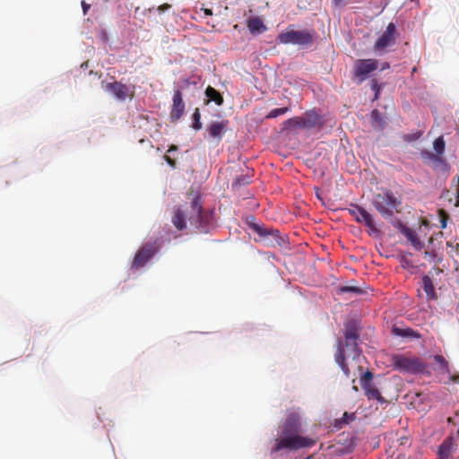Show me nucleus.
Masks as SVG:
<instances>
[{"instance_id": "aec40b11", "label": "nucleus", "mask_w": 459, "mask_h": 459, "mask_svg": "<svg viewBox=\"0 0 459 459\" xmlns=\"http://www.w3.org/2000/svg\"><path fill=\"white\" fill-rule=\"evenodd\" d=\"M365 390V394L369 400H377L380 403H384L385 399L381 395L380 392L374 384H369L366 387H362Z\"/></svg>"}, {"instance_id": "1a4fd4ad", "label": "nucleus", "mask_w": 459, "mask_h": 459, "mask_svg": "<svg viewBox=\"0 0 459 459\" xmlns=\"http://www.w3.org/2000/svg\"><path fill=\"white\" fill-rule=\"evenodd\" d=\"M395 33L396 27L394 23L390 22L385 30L382 33V35L378 38L374 45L375 51L383 52L388 47H392L395 44Z\"/></svg>"}, {"instance_id": "e433bc0d", "label": "nucleus", "mask_w": 459, "mask_h": 459, "mask_svg": "<svg viewBox=\"0 0 459 459\" xmlns=\"http://www.w3.org/2000/svg\"><path fill=\"white\" fill-rule=\"evenodd\" d=\"M371 89L375 91V98H377L381 87H380V85L377 83V82L376 80H373L371 82Z\"/></svg>"}, {"instance_id": "8fccbe9b", "label": "nucleus", "mask_w": 459, "mask_h": 459, "mask_svg": "<svg viewBox=\"0 0 459 459\" xmlns=\"http://www.w3.org/2000/svg\"><path fill=\"white\" fill-rule=\"evenodd\" d=\"M352 388H353L354 391H358V387L356 385H353Z\"/></svg>"}, {"instance_id": "5701e85b", "label": "nucleus", "mask_w": 459, "mask_h": 459, "mask_svg": "<svg viewBox=\"0 0 459 459\" xmlns=\"http://www.w3.org/2000/svg\"><path fill=\"white\" fill-rule=\"evenodd\" d=\"M435 362L438 366V370L442 374L450 375V368L447 360L442 355H435L433 357Z\"/></svg>"}, {"instance_id": "393cba45", "label": "nucleus", "mask_w": 459, "mask_h": 459, "mask_svg": "<svg viewBox=\"0 0 459 459\" xmlns=\"http://www.w3.org/2000/svg\"><path fill=\"white\" fill-rule=\"evenodd\" d=\"M359 339V333L354 323H349L346 325L345 341L348 342Z\"/></svg>"}, {"instance_id": "79ce46f5", "label": "nucleus", "mask_w": 459, "mask_h": 459, "mask_svg": "<svg viewBox=\"0 0 459 459\" xmlns=\"http://www.w3.org/2000/svg\"><path fill=\"white\" fill-rule=\"evenodd\" d=\"M424 256L425 258L434 259L437 256V255L433 251H425Z\"/></svg>"}, {"instance_id": "a19ab883", "label": "nucleus", "mask_w": 459, "mask_h": 459, "mask_svg": "<svg viewBox=\"0 0 459 459\" xmlns=\"http://www.w3.org/2000/svg\"><path fill=\"white\" fill-rule=\"evenodd\" d=\"M342 291L345 292H356L359 293L360 291L359 288L358 287H344L342 289Z\"/></svg>"}, {"instance_id": "a18cd8bd", "label": "nucleus", "mask_w": 459, "mask_h": 459, "mask_svg": "<svg viewBox=\"0 0 459 459\" xmlns=\"http://www.w3.org/2000/svg\"><path fill=\"white\" fill-rule=\"evenodd\" d=\"M202 10L204 11L205 15H209V16L212 15V9L203 8Z\"/></svg>"}, {"instance_id": "09e8293b", "label": "nucleus", "mask_w": 459, "mask_h": 459, "mask_svg": "<svg viewBox=\"0 0 459 459\" xmlns=\"http://www.w3.org/2000/svg\"><path fill=\"white\" fill-rule=\"evenodd\" d=\"M344 0H333V3L335 5H342L343 4Z\"/></svg>"}, {"instance_id": "3c124183", "label": "nucleus", "mask_w": 459, "mask_h": 459, "mask_svg": "<svg viewBox=\"0 0 459 459\" xmlns=\"http://www.w3.org/2000/svg\"><path fill=\"white\" fill-rule=\"evenodd\" d=\"M84 65L87 66L88 65V62H85L84 64H82V67L84 66Z\"/></svg>"}, {"instance_id": "2f4dec72", "label": "nucleus", "mask_w": 459, "mask_h": 459, "mask_svg": "<svg viewBox=\"0 0 459 459\" xmlns=\"http://www.w3.org/2000/svg\"><path fill=\"white\" fill-rule=\"evenodd\" d=\"M193 119H194L193 128L195 130H200L202 128V123L200 121L201 114H200V111L198 108H195V110L193 114Z\"/></svg>"}, {"instance_id": "39448f33", "label": "nucleus", "mask_w": 459, "mask_h": 459, "mask_svg": "<svg viewBox=\"0 0 459 459\" xmlns=\"http://www.w3.org/2000/svg\"><path fill=\"white\" fill-rule=\"evenodd\" d=\"M281 44H292L301 47H310L314 43V36L308 30H295L294 25H289L287 29L277 36Z\"/></svg>"}, {"instance_id": "473e14b6", "label": "nucleus", "mask_w": 459, "mask_h": 459, "mask_svg": "<svg viewBox=\"0 0 459 459\" xmlns=\"http://www.w3.org/2000/svg\"><path fill=\"white\" fill-rule=\"evenodd\" d=\"M452 186L455 187V206L459 207V176L452 178Z\"/></svg>"}, {"instance_id": "a878e982", "label": "nucleus", "mask_w": 459, "mask_h": 459, "mask_svg": "<svg viewBox=\"0 0 459 459\" xmlns=\"http://www.w3.org/2000/svg\"><path fill=\"white\" fill-rule=\"evenodd\" d=\"M372 124L375 128L383 129L385 126V121L381 113L377 109L371 112Z\"/></svg>"}, {"instance_id": "6e6552de", "label": "nucleus", "mask_w": 459, "mask_h": 459, "mask_svg": "<svg viewBox=\"0 0 459 459\" xmlns=\"http://www.w3.org/2000/svg\"><path fill=\"white\" fill-rule=\"evenodd\" d=\"M348 212L357 222L364 223L374 233H379L372 215L366 209L358 204H351Z\"/></svg>"}, {"instance_id": "f3484780", "label": "nucleus", "mask_w": 459, "mask_h": 459, "mask_svg": "<svg viewBox=\"0 0 459 459\" xmlns=\"http://www.w3.org/2000/svg\"><path fill=\"white\" fill-rule=\"evenodd\" d=\"M392 333L395 336H400L403 338H414V339H420L421 337V334L414 331L413 329L407 327V328H400L397 326H394L392 328Z\"/></svg>"}, {"instance_id": "c756f323", "label": "nucleus", "mask_w": 459, "mask_h": 459, "mask_svg": "<svg viewBox=\"0 0 459 459\" xmlns=\"http://www.w3.org/2000/svg\"><path fill=\"white\" fill-rule=\"evenodd\" d=\"M446 248L449 249L447 253L451 257H454L455 255L459 256V243L447 241Z\"/></svg>"}, {"instance_id": "f704fd0d", "label": "nucleus", "mask_w": 459, "mask_h": 459, "mask_svg": "<svg viewBox=\"0 0 459 459\" xmlns=\"http://www.w3.org/2000/svg\"><path fill=\"white\" fill-rule=\"evenodd\" d=\"M250 227H251V229H253L254 231H255L256 233H258L261 236H267V235H269L268 230H265V229H263L258 224L253 223V224L250 225Z\"/></svg>"}, {"instance_id": "412c9836", "label": "nucleus", "mask_w": 459, "mask_h": 459, "mask_svg": "<svg viewBox=\"0 0 459 459\" xmlns=\"http://www.w3.org/2000/svg\"><path fill=\"white\" fill-rule=\"evenodd\" d=\"M253 171H248L246 174H242L240 176L236 177L234 181L232 182V188L238 189L243 186L249 185L251 183V178H253Z\"/></svg>"}, {"instance_id": "7ed1b4c3", "label": "nucleus", "mask_w": 459, "mask_h": 459, "mask_svg": "<svg viewBox=\"0 0 459 459\" xmlns=\"http://www.w3.org/2000/svg\"><path fill=\"white\" fill-rule=\"evenodd\" d=\"M390 362L394 370L411 375L429 374L428 365L411 353L392 354Z\"/></svg>"}, {"instance_id": "58836bf2", "label": "nucleus", "mask_w": 459, "mask_h": 459, "mask_svg": "<svg viewBox=\"0 0 459 459\" xmlns=\"http://www.w3.org/2000/svg\"><path fill=\"white\" fill-rule=\"evenodd\" d=\"M164 160H166V162L173 169L176 168V160L172 158H170L169 156L168 155H165L164 156Z\"/></svg>"}, {"instance_id": "bb28decb", "label": "nucleus", "mask_w": 459, "mask_h": 459, "mask_svg": "<svg viewBox=\"0 0 459 459\" xmlns=\"http://www.w3.org/2000/svg\"><path fill=\"white\" fill-rule=\"evenodd\" d=\"M358 340H354V342H348L345 341V347L347 349V352L349 356H352L353 359H356L360 355V351L358 348Z\"/></svg>"}, {"instance_id": "7c9ffc66", "label": "nucleus", "mask_w": 459, "mask_h": 459, "mask_svg": "<svg viewBox=\"0 0 459 459\" xmlns=\"http://www.w3.org/2000/svg\"><path fill=\"white\" fill-rule=\"evenodd\" d=\"M289 111V108H274V109H272L269 114L266 116V118H274V117H277L278 116H281V115H284L285 113H287Z\"/></svg>"}, {"instance_id": "0eeeda50", "label": "nucleus", "mask_w": 459, "mask_h": 459, "mask_svg": "<svg viewBox=\"0 0 459 459\" xmlns=\"http://www.w3.org/2000/svg\"><path fill=\"white\" fill-rule=\"evenodd\" d=\"M378 67L377 59H358L354 63L353 75L358 79L359 82H364L369 74L376 71Z\"/></svg>"}, {"instance_id": "4be33fe9", "label": "nucleus", "mask_w": 459, "mask_h": 459, "mask_svg": "<svg viewBox=\"0 0 459 459\" xmlns=\"http://www.w3.org/2000/svg\"><path fill=\"white\" fill-rule=\"evenodd\" d=\"M205 95L208 98L209 101H213L218 106H221L223 103V97L221 96V94L212 86H208L206 88Z\"/></svg>"}, {"instance_id": "b1692460", "label": "nucleus", "mask_w": 459, "mask_h": 459, "mask_svg": "<svg viewBox=\"0 0 459 459\" xmlns=\"http://www.w3.org/2000/svg\"><path fill=\"white\" fill-rule=\"evenodd\" d=\"M421 158L426 161H431L435 164L437 163H445V160L443 157L438 156L436 153H433L427 150H422L420 152Z\"/></svg>"}, {"instance_id": "ddd939ff", "label": "nucleus", "mask_w": 459, "mask_h": 459, "mask_svg": "<svg viewBox=\"0 0 459 459\" xmlns=\"http://www.w3.org/2000/svg\"><path fill=\"white\" fill-rule=\"evenodd\" d=\"M398 229L416 250H421L424 247V243L420 241L413 230L408 228L406 225L400 221L398 222Z\"/></svg>"}, {"instance_id": "c03bdc74", "label": "nucleus", "mask_w": 459, "mask_h": 459, "mask_svg": "<svg viewBox=\"0 0 459 459\" xmlns=\"http://www.w3.org/2000/svg\"><path fill=\"white\" fill-rule=\"evenodd\" d=\"M82 7L83 13L86 14L88 10L91 8V5L87 4L85 1H82Z\"/></svg>"}, {"instance_id": "20e7f679", "label": "nucleus", "mask_w": 459, "mask_h": 459, "mask_svg": "<svg viewBox=\"0 0 459 459\" xmlns=\"http://www.w3.org/2000/svg\"><path fill=\"white\" fill-rule=\"evenodd\" d=\"M401 204V198L388 189L374 195L372 199L374 208L386 219L392 218L395 212H399Z\"/></svg>"}, {"instance_id": "6ab92c4d", "label": "nucleus", "mask_w": 459, "mask_h": 459, "mask_svg": "<svg viewBox=\"0 0 459 459\" xmlns=\"http://www.w3.org/2000/svg\"><path fill=\"white\" fill-rule=\"evenodd\" d=\"M422 289L428 299H437V296L431 278L428 275L422 277Z\"/></svg>"}, {"instance_id": "4468645a", "label": "nucleus", "mask_w": 459, "mask_h": 459, "mask_svg": "<svg viewBox=\"0 0 459 459\" xmlns=\"http://www.w3.org/2000/svg\"><path fill=\"white\" fill-rule=\"evenodd\" d=\"M185 111V104L180 91H176L173 95V105L170 111L172 120H178Z\"/></svg>"}, {"instance_id": "72a5a7b5", "label": "nucleus", "mask_w": 459, "mask_h": 459, "mask_svg": "<svg viewBox=\"0 0 459 459\" xmlns=\"http://www.w3.org/2000/svg\"><path fill=\"white\" fill-rule=\"evenodd\" d=\"M373 374L370 371H366L360 378V384L362 387H366V385L372 384Z\"/></svg>"}, {"instance_id": "cd10ccee", "label": "nucleus", "mask_w": 459, "mask_h": 459, "mask_svg": "<svg viewBox=\"0 0 459 459\" xmlns=\"http://www.w3.org/2000/svg\"><path fill=\"white\" fill-rule=\"evenodd\" d=\"M302 122H304L302 116L294 117H291V118H289L288 120H286L284 122V126H285V127H290V128H294V129H296V128L303 129Z\"/></svg>"}, {"instance_id": "dca6fc26", "label": "nucleus", "mask_w": 459, "mask_h": 459, "mask_svg": "<svg viewBox=\"0 0 459 459\" xmlns=\"http://www.w3.org/2000/svg\"><path fill=\"white\" fill-rule=\"evenodd\" d=\"M227 126V122H213L207 130L211 137L221 140Z\"/></svg>"}, {"instance_id": "c9c22d12", "label": "nucleus", "mask_w": 459, "mask_h": 459, "mask_svg": "<svg viewBox=\"0 0 459 459\" xmlns=\"http://www.w3.org/2000/svg\"><path fill=\"white\" fill-rule=\"evenodd\" d=\"M421 135H422V133L419 131V132H416L413 134H405L403 136V139L407 142H413V141L420 139L421 137Z\"/></svg>"}, {"instance_id": "9d476101", "label": "nucleus", "mask_w": 459, "mask_h": 459, "mask_svg": "<svg viewBox=\"0 0 459 459\" xmlns=\"http://www.w3.org/2000/svg\"><path fill=\"white\" fill-rule=\"evenodd\" d=\"M459 446V435L446 437L440 445L438 455L440 459H454L453 455L456 452Z\"/></svg>"}, {"instance_id": "2eb2a0df", "label": "nucleus", "mask_w": 459, "mask_h": 459, "mask_svg": "<svg viewBox=\"0 0 459 459\" xmlns=\"http://www.w3.org/2000/svg\"><path fill=\"white\" fill-rule=\"evenodd\" d=\"M247 27L251 34H260L267 30V27L259 16L251 17L247 21Z\"/></svg>"}, {"instance_id": "f03ea898", "label": "nucleus", "mask_w": 459, "mask_h": 459, "mask_svg": "<svg viewBox=\"0 0 459 459\" xmlns=\"http://www.w3.org/2000/svg\"><path fill=\"white\" fill-rule=\"evenodd\" d=\"M195 226L199 233H206L209 230L211 215L204 212L197 194L192 195L190 205L184 208L178 207L171 219V221L178 230L186 229V220Z\"/></svg>"}, {"instance_id": "ea45409f", "label": "nucleus", "mask_w": 459, "mask_h": 459, "mask_svg": "<svg viewBox=\"0 0 459 459\" xmlns=\"http://www.w3.org/2000/svg\"><path fill=\"white\" fill-rule=\"evenodd\" d=\"M449 381L453 383H459V373L452 374L450 372V375H447Z\"/></svg>"}, {"instance_id": "423d86ee", "label": "nucleus", "mask_w": 459, "mask_h": 459, "mask_svg": "<svg viewBox=\"0 0 459 459\" xmlns=\"http://www.w3.org/2000/svg\"><path fill=\"white\" fill-rule=\"evenodd\" d=\"M158 239L153 243L149 242L144 244L135 254L132 266L134 268H140L144 266L147 262L155 255L160 249Z\"/></svg>"}, {"instance_id": "f257e3e1", "label": "nucleus", "mask_w": 459, "mask_h": 459, "mask_svg": "<svg viewBox=\"0 0 459 459\" xmlns=\"http://www.w3.org/2000/svg\"><path fill=\"white\" fill-rule=\"evenodd\" d=\"M301 430L302 421L299 414L295 411L290 412L284 421L278 427L277 437L274 439L272 453L281 450L297 451L316 445V440L301 436Z\"/></svg>"}, {"instance_id": "de8ad7c7", "label": "nucleus", "mask_w": 459, "mask_h": 459, "mask_svg": "<svg viewBox=\"0 0 459 459\" xmlns=\"http://www.w3.org/2000/svg\"><path fill=\"white\" fill-rule=\"evenodd\" d=\"M176 151H178V146L171 144L168 150V152H176Z\"/></svg>"}, {"instance_id": "4c0bfd02", "label": "nucleus", "mask_w": 459, "mask_h": 459, "mask_svg": "<svg viewBox=\"0 0 459 459\" xmlns=\"http://www.w3.org/2000/svg\"><path fill=\"white\" fill-rule=\"evenodd\" d=\"M447 219H448V215L444 211H442L441 212V220H440L442 229H445L446 227V220Z\"/></svg>"}, {"instance_id": "49530a36", "label": "nucleus", "mask_w": 459, "mask_h": 459, "mask_svg": "<svg viewBox=\"0 0 459 459\" xmlns=\"http://www.w3.org/2000/svg\"><path fill=\"white\" fill-rule=\"evenodd\" d=\"M390 67V64L388 62H384L382 65H381V71H384L385 69H388Z\"/></svg>"}, {"instance_id": "a211bd4d", "label": "nucleus", "mask_w": 459, "mask_h": 459, "mask_svg": "<svg viewBox=\"0 0 459 459\" xmlns=\"http://www.w3.org/2000/svg\"><path fill=\"white\" fill-rule=\"evenodd\" d=\"M344 354H345L344 348L342 347V342L339 341L337 352L335 354V361L341 367L342 370L346 375V377H349L350 370H349L347 364L345 363Z\"/></svg>"}, {"instance_id": "37998d69", "label": "nucleus", "mask_w": 459, "mask_h": 459, "mask_svg": "<svg viewBox=\"0 0 459 459\" xmlns=\"http://www.w3.org/2000/svg\"><path fill=\"white\" fill-rule=\"evenodd\" d=\"M171 7L169 4H163L158 7L160 13L169 10Z\"/></svg>"}, {"instance_id": "9b49d317", "label": "nucleus", "mask_w": 459, "mask_h": 459, "mask_svg": "<svg viewBox=\"0 0 459 459\" xmlns=\"http://www.w3.org/2000/svg\"><path fill=\"white\" fill-rule=\"evenodd\" d=\"M303 120V129L311 130V129H321L325 126V119L322 116H320L315 109H310L306 111L302 115Z\"/></svg>"}, {"instance_id": "f8f14e48", "label": "nucleus", "mask_w": 459, "mask_h": 459, "mask_svg": "<svg viewBox=\"0 0 459 459\" xmlns=\"http://www.w3.org/2000/svg\"><path fill=\"white\" fill-rule=\"evenodd\" d=\"M103 87L119 100H125L129 94V88L119 82H107Z\"/></svg>"}, {"instance_id": "c85d7f7f", "label": "nucleus", "mask_w": 459, "mask_h": 459, "mask_svg": "<svg viewBox=\"0 0 459 459\" xmlns=\"http://www.w3.org/2000/svg\"><path fill=\"white\" fill-rule=\"evenodd\" d=\"M433 148L434 151L436 152V154L442 157V154L445 152L446 149V143L443 136H439L434 141Z\"/></svg>"}]
</instances>
